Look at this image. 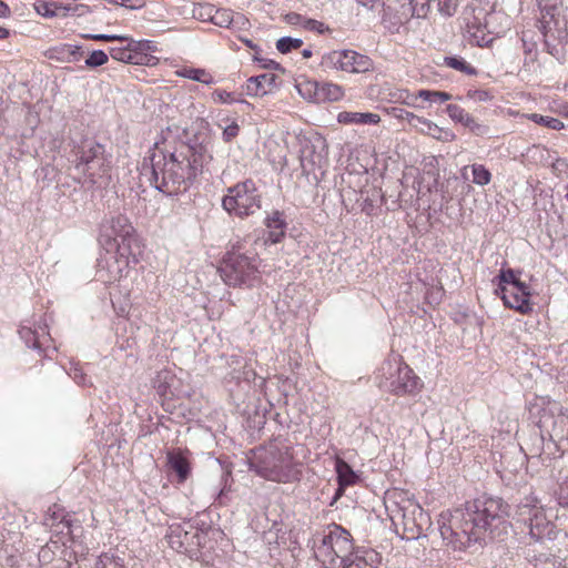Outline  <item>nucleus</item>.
<instances>
[{
    "label": "nucleus",
    "instance_id": "obj_1",
    "mask_svg": "<svg viewBox=\"0 0 568 568\" xmlns=\"http://www.w3.org/2000/svg\"><path fill=\"white\" fill-rule=\"evenodd\" d=\"M510 507L499 497L480 496L465 508L442 513L439 532L446 546L463 550L486 537L503 541L511 527Z\"/></svg>",
    "mask_w": 568,
    "mask_h": 568
},
{
    "label": "nucleus",
    "instance_id": "obj_2",
    "mask_svg": "<svg viewBox=\"0 0 568 568\" xmlns=\"http://www.w3.org/2000/svg\"><path fill=\"white\" fill-rule=\"evenodd\" d=\"M212 156L202 145L182 144L174 151L152 150L140 166V181L168 195L186 191Z\"/></svg>",
    "mask_w": 568,
    "mask_h": 568
},
{
    "label": "nucleus",
    "instance_id": "obj_3",
    "mask_svg": "<svg viewBox=\"0 0 568 568\" xmlns=\"http://www.w3.org/2000/svg\"><path fill=\"white\" fill-rule=\"evenodd\" d=\"M247 462L250 470L275 483H293L300 480L302 474L301 463L295 460L293 447L278 440L253 449Z\"/></svg>",
    "mask_w": 568,
    "mask_h": 568
},
{
    "label": "nucleus",
    "instance_id": "obj_4",
    "mask_svg": "<svg viewBox=\"0 0 568 568\" xmlns=\"http://www.w3.org/2000/svg\"><path fill=\"white\" fill-rule=\"evenodd\" d=\"M375 382L379 389L396 396L416 394L423 387L422 379L395 353L389 354L377 368Z\"/></svg>",
    "mask_w": 568,
    "mask_h": 568
},
{
    "label": "nucleus",
    "instance_id": "obj_5",
    "mask_svg": "<svg viewBox=\"0 0 568 568\" xmlns=\"http://www.w3.org/2000/svg\"><path fill=\"white\" fill-rule=\"evenodd\" d=\"M312 541L315 558L326 568H335L338 559L343 564L353 552L351 534L335 524L328 526L323 532L316 534Z\"/></svg>",
    "mask_w": 568,
    "mask_h": 568
},
{
    "label": "nucleus",
    "instance_id": "obj_6",
    "mask_svg": "<svg viewBox=\"0 0 568 568\" xmlns=\"http://www.w3.org/2000/svg\"><path fill=\"white\" fill-rule=\"evenodd\" d=\"M221 277L229 286L252 287L260 282V260L256 254L229 252L220 267Z\"/></svg>",
    "mask_w": 568,
    "mask_h": 568
},
{
    "label": "nucleus",
    "instance_id": "obj_7",
    "mask_svg": "<svg viewBox=\"0 0 568 568\" xmlns=\"http://www.w3.org/2000/svg\"><path fill=\"white\" fill-rule=\"evenodd\" d=\"M222 206L230 214L239 217L253 215L261 209V194L256 183L247 179L227 189L222 199Z\"/></svg>",
    "mask_w": 568,
    "mask_h": 568
},
{
    "label": "nucleus",
    "instance_id": "obj_8",
    "mask_svg": "<svg viewBox=\"0 0 568 568\" xmlns=\"http://www.w3.org/2000/svg\"><path fill=\"white\" fill-rule=\"evenodd\" d=\"M165 539L169 546L181 554H186L190 558L197 555L207 539V530L199 528L192 521L174 523L169 526Z\"/></svg>",
    "mask_w": 568,
    "mask_h": 568
},
{
    "label": "nucleus",
    "instance_id": "obj_9",
    "mask_svg": "<svg viewBox=\"0 0 568 568\" xmlns=\"http://www.w3.org/2000/svg\"><path fill=\"white\" fill-rule=\"evenodd\" d=\"M100 239L109 250L125 246L129 250H139L135 230L130 220L123 214L105 219L100 226Z\"/></svg>",
    "mask_w": 568,
    "mask_h": 568
},
{
    "label": "nucleus",
    "instance_id": "obj_10",
    "mask_svg": "<svg viewBox=\"0 0 568 568\" xmlns=\"http://www.w3.org/2000/svg\"><path fill=\"white\" fill-rule=\"evenodd\" d=\"M136 251L125 246L108 252L99 262L97 276L104 284H113L126 277L132 265L138 263Z\"/></svg>",
    "mask_w": 568,
    "mask_h": 568
},
{
    "label": "nucleus",
    "instance_id": "obj_11",
    "mask_svg": "<svg viewBox=\"0 0 568 568\" xmlns=\"http://www.w3.org/2000/svg\"><path fill=\"white\" fill-rule=\"evenodd\" d=\"M321 65L325 69L347 73H366L373 70L374 63L368 55L354 50L343 49L325 53L322 57Z\"/></svg>",
    "mask_w": 568,
    "mask_h": 568
},
{
    "label": "nucleus",
    "instance_id": "obj_12",
    "mask_svg": "<svg viewBox=\"0 0 568 568\" xmlns=\"http://www.w3.org/2000/svg\"><path fill=\"white\" fill-rule=\"evenodd\" d=\"M514 518L524 523L531 538L539 540L549 528V521L546 519L542 507L539 506L537 497L534 495L525 496L517 505Z\"/></svg>",
    "mask_w": 568,
    "mask_h": 568
},
{
    "label": "nucleus",
    "instance_id": "obj_13",
    "mask_svg": "<svg viewBox=\"0 0 568 568\" xmlns=\"http://www.w3.org/2000/svg\"><path fill=\"white\" fill-rule=\"evenodd\" d=\"M300 161L303 173L315 174L327 163V144L321 135L300 139Z\"/></svg>",
    "mask_w": 568,
    "mask_h": 568
},
{
    "label": "nucleus",
    "instance_id": "obj_14",
    "mask_svg": "<svg viewBox=\"0 0 568 568\" xmlns=\"http://www.w3.org/2000/svg\"><path fill=\"white\" fill-rule=\"evenodd\" d=\"M402 524L405 538L408 540H416L425 536L432 525L428 513L415 503H409L402 509Z\"/></svg>",
    "mask_w": 568,
    "mask_h": 568
},
{
    "label": "nucleus",
    "instance_id": "obj_15",
    "mask_svg": "<svg viewBox=\"0 0 568 568\" xmlns=\"http://www.w3.org/2000/svg\"><path fill=\"white\" fill-rule=\"evenodd\" d=\"M19 335L28 347L37 349L44 356H49L50 348H52V351H57L55 346L52 345L48 324L44 321H41L33 326L22 324L19 328Z\"/></svg>",
    "mask_w": 568,
    "mask_h": 568
},
{
    "label": "nucleus",
    "instance_id": "obj_16",
    "mask_svg": "<svg viewBox=\"0 0 568 568\" xmlns=\"http://www.w3.org/2000/svg\"><path fill=\"white\" fill-rule=\"evenodd\" d=\"M497 295H500L506 307L515 310L520 314H528L532 311L530 303V291L526 283L517 284L516 286H497L495 290Z\"/></svg>",
    "mask_w": 568,
    "mask_h": 568
},
{
    "label": "nucleus",
    "instance_id": "obj_17",
    "mask_svg": "<svg viewBox=\"0 0 568 568\" xmlns=\"http://www.w3.org/2000/svg\"><path fill=\"white\" fill-rule=\"evenodd\" d=\"M567 424L568 417L562 413V407L555 402L549 404L548 407L542 409L538 422L541 438L545 437V434L549 437L561 435Z\"/></svg>",
    "mask_w": 568,
    "mask_h": 568
},
{
    "label": "nucleus",
    "instance_id": "obj_18",
    "mask_svg": "<svg viewBox=\"0 0 568 568\" xmlns=\"http://www.w3.org/2000/svg\"><path fill=\"white\" fill-rule=\"evenodd\" d=\"M110 169L111 165L109 156L104 153L77 171L83 174L87 182L92 186L97 185L100 187L108 184L110 179Z\"/></svg>",
    "mask_w": 568,
    "mask_h": 568
},
{
    "label": "nucleus",
    "instance_id": "obj_19",
    "mask_svg": "<svg viewBox=\"0 0 568 568\" xmlns=\"http://www.w3.org/2000/svg\"><path fill=\"white\" fill-rule=\"evenodd\" d=\"M446 112L454 122L460 123L477 135H483L488 132V128L486 125L478 123L474 116L457 104H448L446 106Z\"/></svg>",
    "mask_w": 568,
    "mask_h": 568
},
{
    "label": "nucleus",
    "instance_id": "obj_20",
    "mask_svg": "<svg viewBox=\"0 0 568 568\" xmlns=\"http://www.w3.org/2000/svg\"><path fill=\"white\" fill-rule=\"evenodd\" d=\"M377 565L378 554L369 548L356 549L343 561V568H377Z\"/></svg>",
    "mask_w": 568,
    "mask_h": 568
},
{
    "label": "nucleus",
    "instance_id": "obj_21",
    "mask_svg": "<svg viewBox=\"0 0 568 568\" xmlns=\"http://www.w3.org/2000/svg\"><path fill=\"white\" fill-rule=\"evenodd\" d=\"M176 383L178 379L175 375L169 369H163L160 371L154 377L153 387L155 388L160 397L171 398L178 396L175 392Z\"/></svg>",
    "mask_w": 568,
    "mask_h": 568
},
{
    "label": "nucleus",
    "instance_id": "obj_22",
    "mask_svg": "<svg viewBox=\"0 0 568 568\" xmlns=\"http://www.w3.org/2000/svg\"><path fill=\"white\" fill-rule=\"evenodd\" d=\"M105 153L102 144L95 141H84L75 154V170L85 166V164L94 161L97 158Z\"/></svg>",
    "mask_w": 568,
    "mask_h": 568
},
{
    "label": "nucleus",
    "instance_id": "obj_23",
    "mask_svg": "<svg viewBox=\"0 0 568 568\" xmlns=\"http://www.w3.org/2000/svg\"><path fill=\"white\" fill-rule=\"evenodd\" d=\"M276 75L272 73H263L251 77L246 82V93L248 95H265L275 87Z\"/></svg>",
    "mask_w": 568,
    "mask_h": 568
},
{
    "label": "nucleus",
    "instance_id": "obj_24",
    "mask_svg": "<svg viewBox=\"0 0 568 568\" xmlns=\"http://www.w3.org/2000/svg\"><path fill=\"white\" fill-rule=\"evenodd\" d=\"M166 460L169 469L176 475L179 483L185 481L191 473V467L183 453L180 450L169 452Z\"/></svg>",
    "mask_w": 568,
    "mask_h": 568
},
{
    "label": "nucleus",
    "instance_id": "obj_25",
    "mask_svg": "<svg viewBox=\"0 0 568 568\" xmlns=\"http://www.w3.org/2000/svg\"><path fill=\"white\" fill-rule=\"evenodd\" d=\"M80 49V47L64 43L49 49L47 57L61 62H74L79 59Z\"/></svg>",
    "mask_w": 568,
    "mask_h": 568
},
{
    "label": "nucleus",
    "instance_id": "obj_26",
    "mask_svg": "<svg viewBox=\"0 0 568 568\" xmlns=\"http://www.w3.org/2000/svg\"><path fill=\"white\" fill-rule=\"evenodd\" d=\"M337 121L343 124H377L381 116L371 112H341L337 115Z\"/></svg>",
    "mask_w": 568,
    "mask_h": 568
},
{
    "label": "nucleus",
    "instance_id": "obj_27",
    "mask_svg": "<svg viewBox=\"0 0 568 568\" xmlns=\"http://www.w3.org/2000/svg\"><path fill=\"white\" fill-rule=\"evenodd\" d=\"M344 97L341 85L331 82H318L317 103L338 101Z\"/></svg>",
    "mask_w": 568,
    "mask_h": 568
},
{
    "label": "nucleus",
    "instance_id": "obj_28",
    "mask_svg": "<svg viewBox=\"0 0 568 568\" xmlns=\"http://www.w3.org/2000/svg\"><path fill=\"white\" fill-rule=\"evenodd\" d=\"M335 471L339 486H352L359 480V476L353 468L342 458L335 460Z\"/></svg>",
    "mask_w": 568,
    "mask_h": 568
},
{
    "label": "nucleus",
    "instance_id": "obj_29",
    "mask_svg": "<svg viewBox=\"0 0 568 568\" xmlns=\"http://www.w3.org/2000/svg\"><path fill=\"white\" fill-rule=\"evenodd\" d=\"M444 65L463 72L467 75H477L478 71L462 57H445Z\"/></svg>",
    "mask_w": 568,
    "mask_h": 568
},
{
    "label": "nucleus",
    "instance_id": "obj_30",
    "mask_svg": "<svg viewBox=\"0 0 568 568\" xmlns=\"http://www.w3.org/2000/svg\"><path fill=\"white\" fill-rule=\"evenodd\" d=\"M181 77L201 82L204 84H212L214 83V78L206 72L204 69H197V68H187L183 69L180 73Z\"/></svg>",
    "mask_w": 568,
    "mask_h": 568
},
{
    "label": "nucleus",
    "instance_id": "obj_31",
    "mask_svg": "<svg viewBox=\"0 0 568 568\" xmlns=\"http://www.w3.org/2000/svg\"><path fill=\"white\" fill-rule=\"evenodd\" d=\"M68 519L64 508L54 504L49 507L43 525L48 528H53L58 521H64Z\"/></svg>",
    "mask_w": 568,
    "mask_h": 568
},
{
    "label": "nucleus",
    "instance_id": "obj_32",
    "mask_svg": "<svg viewBox=\"0 0 568 568\" xmlns=\"http://www.w3.org/2000/svg\"><path fill=\"white\" fill-rule=\"evenodd\" d=\"M60 6H63V3L39 0L34 3V9L39 14L45 18H53L61 16L59 11L63 8H60Z\"/></svg>",
    "mask_w": 568,
    "mask_h": 568
},
{
    "label": "nucleus",
    "instance_id": "obj_33",
    "mask_svg": "<svg viewBox=\"0 0 568 568\" xmlns=\"http://www.w3.org/2000/svg\"><path fill=\"white\" fill-rule=\"evenodd\" d=\"M416 98H419V99L430 102V103L442 104L446 101H449L452 99V94L444 92V91H433V90L422 89V90L417 91Z\"/></svg>",
    "mask_w": 568,
    "mask_h": 568
},
{
    "label": "nucleus",
    "instance_id": "obj_34",
    "mask_svg": "<svg viewBox=\"0 0 568 568\" xmlns=\"http://www.w3.org/2000/svg\"><path fill=\"white\" fill-rule=\"evenodd\" d=\"M296 89H297L298 93L305 100L317 103V89H318L317 81H305V82L298 83L296 85Z\"/></svg>",
    "mask_w": 568,
    "mask_h": 568
},
{
    "label": "nucleus",
    "instance_id": "obj_35",
    "mask_svg": "<svg viewBox=\"0 0 568 568\" xmlns=\"http://www.w3.org/2000/svg\"><path fill=\"white\" fill-rule=\"evenodd\" d=\"M473 182L477 185L484 186L490 183L491 173L483 164H473L471 166Z\"/></svg>",
    "mask_w": 568,
    "mask_h": 568
},
{
    "label": "nucleus",
    "instance_id": "obj_36",
    "mask_svg": "<svg viewBox=\"0 0 568 568\" xmlns=\"http://www.w3.org/2000/svg\"><path fill=\"white\" fill-rule=\"evenodd\" d=\"M529 119L535 122L536 124H539V125H542V126H546V128H549L551 130H556V131H559L561 129H564V123L557 119V118H551V116H547V115H541V114H538V113H531L529 115Z\"/></svg>",
    "mask_w": 568,
    "mask_h": 568
},
{
    "label": "nucleus",
    "instance_id": "obj_37",
    "mask_svg": "<svg viewBox=\"0 0 568 568\" xmlns=\"http://www.w3.org/2000/svg\"><path fill=\"white\" fill-rule=\"evenodd\" d=\"M97 568H125L122 558L114 554L104 552L99 556Z\"/></svg>",
    "mask_w": 568,
    "mask_h": 568
},
{
    "label": "nucleus",
    "instance_id": "obj_38",
    "mask_svg": "<svg viewBox=\"0 0 568 568\" xmlns=\"http://www.w3.org/2000/svg\"><path fill=\"white\" fill-rule=\"evenodd\" d=\"M215 12V7L210 3H197L194 6L192 10L193 18L206 22H212L213 13Z\"/></svg>",
    "mask_w": 568,
    "mask_h": 568
},
{
    "label": "nucleus",
    "instance_id": "obj_39",
    "mask_svg": "<svg viewBox=\"0 0 568 568\" xmlns=\"http://www.w3.org/2000/svg\"><path fill=\"white\" fill-rule=\"evenodd\" d=\"M233 16L234 13L230 9H215L212 23L221 28H231Z\"/></svg>",
    "mask_w": 568,
    "mask_h": 568
},
{
    "label": "nucleus",
    "instance_id": "obj_40",
    "mask_svg": "<svg viewBox=\"0 0 568 568\" xmlns=\"http://www.w3.org/2000/svg\"><path fill=\"white\" fill-rule=\"evenodd\" d=\"M398 116L406 118L409 121V123H412L414 125H417V123H420V124L425 125L433 135L435 134V132H439L440 131L438 125H436L432 121L423 119V118H419L418 115H415L412 112H408V111H405V110H400V114Z\"/></svg>",
    "mask_w": 568,
    "mask_h": 568
},
{
    "label": "nucleus",
    "instance_id": "obj_41",
    "mask_svg": "<svg viewBox=\"0 0 568 568\" xmlns=\"http://www.w3.org/2000/svg\"><path fill=\"white\" fill-rule=\"evenodd\" d=\"M302 44H303V40L300 38L283 37L277 40L276 49L281 53L285 54V53L291 52L293 49H297V48L302 47Z\"/></svg>",
    "mask_w": 568,
    "mask_h": 568
},
{
    "label": "nucleus",
    "instance_id": "obj_42",
    "mask_svg": "<svg viewBox=\"0 0 568 568\" xmlns=\"http://www.w3.org/2000/svg\"><path fill=\"white\" fill-rule=\"evenodd\" d=\"M494 281H498L497 286H516L517 284H521L523 282L516 276L514 270H500L499 274L495 277Z\"/></svg>",
    "mask_w": 568,
    "mask_h": 568
},
{
    "label": "nucleus",
    "instance_id": "obj_43",
    "mask_svg": "<svg viewBox=\"0 0 568 568\" xmlns=\"http://www.w3.org/2000/svg\"><path fill=\"white\" fill-rule=\"evenodd\" d=\"M69 376L80 386H91L92 382L87 377L83 368L79 364H71Z\"/></svg>",
    "mask_w": 568,
    "mask_h": 568
},
{
    "label": "nucleus",
    "instance_id": "obj_44",
    "mask_svg": "<svg viewBox=\"0 0 568 568\" xmlns=\"http://www.w3.org/2000/svg\"><path fill=\"white\" fill-rule=\"evenodd\" d=\"M126 44L124 47H112L110 48V55L112 59L129 63L131 58L132 48L129 45V41H125Z\"/></svg>",
    "mask_w": 568,
    "mask_h": 568
},
{
    "label": "nucleus",
    "instance_id": "obj_45",
    "mask_svg": "<svg viewBox=\"0 0 568 568\" xmlns=\"http://www.w3.org/2000/svg\"><path fill=\"white\" fill-rule=\"evenodd\" d=\"M129 41V45H131V48H134L135 50H138L139 52H142L144 54H149V52H154L158 50V45L154 41H151V40H139V41H135L133 39H130L128 37V40Z\"/></svg>",
    "mask_w": 568,
    "mask_h": 568
},
{
    "label": "nucleus",
    "instance_id": "obj_46",
    "mask_svg": "<svg viewBox=\"0 0 568 568\" xmlns=\"http://www.w3.org/2000/svg\"><path fill=\"white\" fill-rule=\"evenodd\" d=\"M108 54L103 50H94L85 60V65L89 68H97L108 62Z\"/></svg>",
    "mask_w": 568,
    "mask_h": 568
},
{
    "label": "nucleus",
    "instance_id": "obj_47",
    "mask_svg": "<svg viewBox=\"0 0 568 568\" xmlns=\"http://www.w3.org/2000/svg\"><path fill=\"white\" fill-rule=\"evenodd\" d=\"M444 296V290L440 286H430L425 293V301L430 306L438 305Z\"/></svg>",
    "mask_w": 568,
    "mask_h": 568
},
{
    "label": "nucleus",
    "instance_id": "obj_48",
    "mask_svg": "<svg viewBox=\"0 0 568 568\" xmlns=\"http://www.w3.org/2000/svg\"><path fill=\"white\" fill-rule=\"evenodd\" d=\"M60 8H63L62 17H67V16L82 17V16L87 14L88 12H90V8L87 4H74V6L63 4V6H60Z\"/></svg>",
    "mask_w": 568,
    "mask_h": 568
},
{
    "label": "nucleus",
    "instance_id": "obj_49",
    "mask_svg": "<svg viewBox=\"0 0 568 568\" xmlns=\"http://www.w3.org/2000/svg\"><path fill=\"white\" fill-rule=\"evenodd\" d=\"M212 99L216 103L233 104L239 100L234 97V93L225 90H215L212 93Z\"/></svg>",
    "mask_w": 568,
    "mask_h": 568
},
{
    "label": "nucleus",
    "instance_id": "obj_50",
    "mask_svg": "<svg viewBox=\"0 0 568 568\" xmlns=\"http://www.w3.org/2000/svg\"><path fill=\"white\" fill-rule=\"evenodd\" d=\"M265 224L267 229H276L285 231L286 223L282 217V213L275 211L272 215L267 216L265 220Z\"/></svg>",
    "mask_w": 568,
    "mask_h": 568
},
{
    "label": "nucleus",
    "instance_id": "obj_51",
    "mask_svg": "<svg viewBox=\"0 0 568 568\" xmlns=\"http://www.w3.org/2000/svg\"><path fill=\"white\" fill-rule=\"evenodd\" d=\"M458 7V0H438V10L442 14L452 17Z\"/></svg>",
    "mask_w": 568,
    "mask_h": 568
},
{
    "label": "nucleus",
    "instance_id": "obj_52",
    "mask_svg": "<svg viewBox=\"0 0 568 568\" xmlns=\"http://www.w3.org/2000/svg\"><path fill=\"white\" fill-rule=\"evenodd\" d=\"M154 57L139 52L132 48L131 58L129 64L148 65Z\"/></svg>",
    "mask_w": 568,
    "mask_h": 568
},
{
    "label": "nucleus",
    "instance_id": "obj_53",
    "mask_svg": "<svg viewBox=\"0 0 568 568\" xmlns=\"http://www.w3.org/2000/svg\"><path fill=\"white\" fill-rule=\"evenodd\" d=\"M303 28L310 31H316L317 33H325L328 31V27L321 21L306 18L303 20Z\"/></svg>",
    "mask_w": 568,
    "mask_h": 568
},
{
    "label": "nucleus",
    "instance_id": "obj_54",
    "mask_svg": "<svg viewBox=\"0 0 568 568\" xmlns=\"http://www.w3.org/2000/svg\"><path fill=\"white\" fill-rule=\"evenodd\" d=\"M240 126L235 121H232L230 124L223 128L222 139L224 142H231L234 138L239 135Z\"/></svg>",
    "mask_w": 568,
    "mask_h": 568
},
{
    "label": "nucleus",
    "instance_id": "obj_55",
    "mask_svg": "<svg viewBox=\"0 0 568 568\" xmlns=\"http://www.w3.org/2000/svg\"><path fill=\"white\" fill-rule=\"evenodd\" d=\"M467 98L476 102H487L493 99V95L487 90H468Z\"/></svg>",
    "mask_w": 568,
    "mask_h": 568
},
{
    "label": "nucleus",
    "instance_id": "obj_56",
    "mask_svg": "<svg viewBox=\"0 0 568 568\" xmlns=\"http://www.w3.org/2000/svg\"><path fill=\"white\" fill-rule=\"evenodd\" d=\"M50 531L57 536L70 535L71 534V520L58 521L53 528H49Z\"/></svg>",
    "mask_w": 568,
    "mask_h": 568
},
{
    "label": "nucleus",
    "instance_id": "obj_57",
    "mask_svg": "<svg viewBox=\"0 0 568 568\" xmlns=\"http://www.w3.org/2000/svg\"><path fill=\"white\" fill-rule=\"evenodd\" d=\"M231 28L237 30H246L250 28V21L242 13H234Z\"/></svg>",
    "mask_w": 568,
    "mask_h": 568
},
{
    "label": "nucleus",
    "instance_id": "obj_58",
    "mask_svg": "<svg viewBox=\"0 0 568 568\" xmlns=\"http://www.w3.org/2000/svg\"><path fill=\"white\" fill-rule=\"evenodd\" d=\"M87 38L95 40V41H126L128 37L125 36H116V34H88Z\"/></svg>",
    "mask_w": 568,
    "mask_h": 568
},
{
    "label": "nucleus",
    "instance_id": "obj_59",
    "mask_svg": "<svg viewBox=\"0 0 568 568\" xmlns=\"http://www.w3.org/2000/svg\"><path fill=\"white\" fill-rule=\"evenodd\" d=\"M284 235L285 231L283 230L268 229L265 242L271 244L280 243L283 240Z\"/></svg>",
    "mask_w": 568,
    "mask_h": 568
},
{
    "label": "nucleus",
    "instance_id": "obj_60",
    "mask_svg": "<svg viewBox=\"0 0 568 568\" xmlns=\"http://www.w3.org/2000/svg\"><path fill=\"white\" fill-rule=\"evenodd\" d=\"M305 19H306L305 17H303L298 13H295V12L286 14V21L293 26L298 24V26L303 27V20H305Z\"/></svg>",
    "mask_w": 568,
    "mask_h": 568
},
{
    "label": "nucleus",
    "instance_id": "obj_61",
    "mask_svg": "<svg viewBox=\"0 0 568 568\" xmlns=\"http://www.w3.org/2000/svg\"><path fill=\"white\" fill-rule=\"evenodd\" d=\"M254 59L260 61L262 63V68L264 69L277 70L280 68V64L273 60L260 59L257 57H254Z\"/></svg>",
    "mask_w": 568,
    "mask_h": 568
},
{
    "label": "nucleus",
    "instance_id": "obj_62",
    "mask_svg": "<svg viewBox=\"0 0 568 568\" xmlns=\"http://www.w3.org/2000/svg\"><path fill=\"white\" fill-rule=\"evenodd\" d=\"M11 16V9L9 6L0 0V18H9Z\"/></svg>",
    "mask_w": 568,
    "mask_h": 568
},
{
    "label": "nucleus",
    "instance_id": "obj_63",
    "mask_svg": "<svg viewBox=\"0 0 568 568\" xmlns=\"http://www.w3.org/2000/svg\"><path fill=\"white\" fill-rule=\"evenodd\" d=\"M347 486H339L337 487V489L335 490V494L329 503V506H333L344 494V490Z\"/></svg>",
    "mask_w": 568,
    "mask_h": 568
},
{
    "label": "nucleus",
    "instance_id": "obj_64",
    "mask_svg": "<svg viewBox=\"0 0 568 568\" xmlns=\"http://www.w3.org/2000/svg\"><path fill=\"white\" fill-rule=\"evenodd\" d=\"M358 4L373 9L375 3L379 2V0H356Z\"/></svg>",
    "mask_w": 568,
    "mask_h": 568
}]
</instances>
